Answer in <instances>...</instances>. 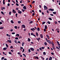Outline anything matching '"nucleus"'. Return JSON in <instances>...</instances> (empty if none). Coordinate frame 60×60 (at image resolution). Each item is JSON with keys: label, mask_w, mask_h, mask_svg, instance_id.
<instances>
[{"label": "nucleus", "mask_w": 60, "mask_h": 60, "mask_svg": "<svg viewBox=\"0 0 60 60\" xmlns=\"http://www.w3.org/2000/svg\"><path fill=\"white\" fill-rule=\"evenodd\" d=\"M21 27L22 28H26V26H25V25L23 24L22 25Z\"/></svg>", "instance_id": "f257e3e1"}, {"label": "nucleus", "mask_w": 60, "mask_h": 60, "mask_svg": "<svg viewBox=\"0 0 60 60\" xmlns=\"http://www.w3.org/2000/svg\"><path fill=\"white\" fill-rule=\"evenodd\" d=\"M30 30L34 32V30H35V29L34 28H32Z\"/></svg>", "instance_id": "f03ea898"}, {"label": "nucleus", "mask_w": 60, "mask_h": 60, "mask_svg": "<svg viewBox=\"0 0 60 60\" xmlns=\"http://www.w3.org/2000/svg\"><path fill=\"white\" fill-rule=\"evenodd\" d=\"M48 10L52 11H54V9H52L51 8H50L49 9H48Z\"/></svg>", "instance_id": "7ed1b4c3"}, {"label": "nucleus", "mask_w": 60, "mask_h": 60, "mask_svg": "<svg viewBox=\"0 0 60 60\" xmlns=\"http://www.w3.org/2000/svg\"><path fill=\"white\" fill-rule=\"evenodd\" d=\"M30 49L31 50V51H33L34 50V49L33 48H30Z\"/></svg>", "instance_id": "20e7f679"}, {"label": "nucleus", "mask_w": 60, "mask_h": 60, "mask_svg": "<svg viewBox=\"0 0 60 60\" xmlns=\"http://www.w3.org/2000/svg\"><path fill=\"white\" fill-rule=\"evenodd\" d=\"M36 39H37V40H38L39 42V40H41V38H36Z\"/></svg>", "instance_id": "39448f33"}, {"label": "nucleus", "mask_w": 60, "mask_h": 60, "mask_svg": "<svg viewBox=\"0 0 60 60\" xmlns=\"http://www.w3.org/2000/svg\"><path fill=\"white\" fill-rule=\"evenodd\" d=\"M40 36L41 37V38H42V39L43 38V35L42 34H40Z\"/></svg>", "instance_id": "423d86ee"}, {"label": "nucleus", "mask_w": 60, "mask_h": 60, "mask_svg": "<svg viewBox=\"0 0 60 60\" xmlns=\"http://www.w3.org/2000/svg\"><path fill=\"white\" fill-rule=\"evenodd\" d=\"M12 12L13 13H16V11L14 9H13Z\"/></svg>", "instance_id": "0eeeda50"}, {"label": "nucleus", "mask_w": 60, "mask_h": 60, "mask_svg": "<svg viewBox=\"0 0 60 60\" xmlns=\"http://www.w3.org/2000/svg\"><path fill=\"white\" fill-rule=\"evenodd\" d=\"M23 9H25V10H26V6H24L23 7Z\"/></svg>", "instance_id": "6e6552de"}, {"label": "nucleus", "mask_w": 60, "mask_h": 60, "mask_svg": "<svg viewBox=\"0 0 60 60\" xmlns=\"http://www.w3.org/2000/svg\"><path fill=\"white\" fill-rule=\"evenodd\" d=\"M45 28L46 29H47L48 28V27L47 26V25H45Z\"/></svg>", "instance_id": "1a4fd4ad"}, {"label": "nucleus", "mask_w": 60, "mask_h": 60, "mask_svg": "<svg viewBox=\"0 0 60 60\" xmlns=\"http://www.w3.org/2000/svg\"><path fill=\"white\" fill-rule=\"evenodd\" d=\"M52 60V58L51 57H49V60Z\"/></svg>", "instance_id": "9d476101"}, {"label": "nucleus", "mask_w": 60, "mask_h": 60, "mask_svg": "<svg viewBox=\"0 0 60 60\" xmlns=\"http://www.w3.org/2000/svg\"><path fill=\"white\" fill-rule=\"evenodd\" d=\"M8 42H9V43H11V41L10 40H8Z\"/></svg>", "instance_id": "9b49d317"}, {"label": "nucleus", "mask_w": 60, "mask_h": 60, "mask_svg": "<svg viewBox=\"0 0 60 60\" xmlns=\"http://www.w3.org/2000/svg\"><path fill=\"white\" fill-rule=\"evenodd\" d=\"M4 28L3 27H0V29H3Z\"/></svg>", "instance_id": "f8f14e48"}, {"label": "nucleus", "mask_w": 60, "mask_h": 60, "mask_svg": "<svg viewBox=\"0 0 60 60\" xmlns=\"http://www.w3.org/2000/svg\"><path fill=\"white\" fill-rule=\"evenodd\" d=\"M11 22L12 24L14 23V22H13V21L12 20H11Z\"/></svg>", "instance_id": "ddd939ff"}, {"label": "nucleus", "mask_w": 60, "mask_h": 60, "mask_svg": "<svg viewBox=\"0 0 60 60\" xmlns=\"http://www.w3.org/2000/svg\"><path fill=\"white\" fill-rule=\"evenodd\" d=\"M31 41V39L29 38H28V41Z\"/></svg>", "instance_id": "4468645a"}, {"label": "nucleus", "mask_w": 60, "mask_h": 60, "mask_svg": "<svg viewBox=\"0 0 60 60\" xmlns=\"http://www.w3.org/2000/svg\"><path fill=\"white\" fill-rule=\"evenodd\" d=\"M48 19H49V20H52V18H51L50 17Z\"/></svg>", "instance_id": "2eb2a0df"}, {"label": "nucleus", "mask_w": 60, "mask_h": 60, "mask_svg": "<svg viewBox=\"0 0 60 60\" xmlns=\"http://www.w3.org/2000/svg\"><path fill=\"white\" fill-rule=\"evenodd\" d=\"M18 13H19V14H21V13H22V11H18Z\"/></svg>", "instance_id": "dca6fc26"}, {"label": "nucleus", "mask_w": 60, "mask_h": 60, "mask_svg": "<svg viewBox=\"0 0 60 60\" xmlns=\"http://www.w3.org/2000/svg\"><path fill=\"white\" fill-rule=\"evenodd\" d=\"M33 23V21H31L29 22V24H32V23Z\"/></svg>", "instance_id": "f3484780"}, {"label": "nucleus", "mask_w": 60, "mask_h": 60, "mask_svg": "<svg viewBox=\"0 0 60 60\" xmlns=\"http://www.w3.org/2000/svg\"><path fill=\"white\" fill-rule=\"evenodd\" d=\"M44 44L45 46H47V43L46 42H45L44 43Z\"/></svg>", "instance_id": "a211bd4d"}, {"label": "nucleus", "mask_w": 60, "mask_h": 60, "mask_svg": "<svg viewBox=\"0 0 60 60\" xmlns=\"http://www.w3.org/2000/svg\"><path fill=\"white\" fill-rule=\"evenodd\" d=\"M56 49H59V50H60V49L59 48V47H57V46H56Z\"/></svg>", "instance_id": "6ab92c4d"}, {"label": "nucleus", "mask_w": 60, "mask_h": 60, "mask_svg": "<svg viewBox=\"0 0 60 60\" xmlns=\"http://www.w3.org/2000/svg\"><path fill=\"white\" fill-rule=\"evenodd\" d=\"M37 31H40V28H39L38 27L37 28Z\"/></svg>", "instance_id": "aec40b11"}, {"label": "nucleus", "mask_w": 60, "mask_h": 60, "mask_svg": "<svg viewBox=\"0 0 60 60\" xmlns=\"http://www.w3.org/2000/svg\"><path fill=\"white\" fill-rule=\"evenodd\" d=\"M35 58H37V59H39V58H38V56H35Z\"/></svg>", "instance_id": "412c9836"}, {"label": "nucleus", "mask_w": 60, "mask_h": 60, "mask_svg": "<svg viewBox=\"0 0 60 60\" xmlns=\"http://www.w3.org/2000/svg\"><path fill=\"white\" fill-rule=\"evenodd\" d=\"M46 6H45V5H44V9L45 10H46Z\"/></svg>", "instance_id": "4be33fe9"}, {"label": "nucleus", "mask_w": 60, "mask_h": 60, "mask_svg": "<svg viewBox=\"0 0 60 60\" xmlns=\"http://www.w3.org/2000/svg\"><path fill=\"white\" fill-rule=\"evenodd\" d=\"M16 36H17L18 37H19V34H17L15 35Z\"/></svg>", "instance_id": "5701e85b"}, {"label": "nucleus", "mask_w": 60, "mask_h": 60, "mask_svg": "<svg viewBox=\"0 0 60 60\" xmlns=\"http://www.w3.org/2000/svg\"><path fill=\"white\" fill-rule=\"evenodd\" d=\"M43 55H46V52H43Z\"/></svg>", "instance_id": "b1692460"}, {"label": "nucleus", "mask_w": 60, "mask_h": 60, "mask_svg": "<svg viewBox=\"0 0 60 60\" xmlns=\"http://www.w3.org/2000/svg\"><path fill=\"white\" fill-rule=\"evenodd\" d=\"M15 42V43H16V44H17V43H17V41L16 40H15L14 41Z\"/></svg>", "instance_id": "393cba45"}, {"label": "nucleus", "mask_w": 60, "mask_h": 60, "mask_svg": "<svg viewBox=\"0 0 60 60\" xmlns=\"http://www.w3.org/2000/svg\"><path fill=\"white\" fill-rule=\"evenodd\" d=\"M6 49H7V48L6 47H5L3 49V50H6Z\"/></svg>", "instance_id": "a878e982"}, {"label": "nucleus", "mask_w": 60, "mask_h": 60, "mask_svg": "<svg viewBox=\"0 0 60 60\" xmlns=\"http://www.w3.org/2000/svg\"><path fill=\"white\" fill-rule=\"evenodd\" d=\"M45 23H46V22H42V25H44V24H45Z\"/></svg>", "instance_id": "bb28decb"}, {"label": "nucleus", "mask_w": 60, "mask_h": 60, "mask_svg": "<svg viewBox=\"0 0 60 60\" xmlns=\"http://www.w3.org/2000/svg\"><path fill=\"white\" fill-rule=\"evenodd\" d=\"M21 21H18V24H20L21 23Z\"/></svg>", "instance_id": "cd10ccee"}, {"label": "nucleus", "mask_w": 60, "mask_h": 60, "mask_svg": "<svg viewBox=\"0 0 60 60\" xmlns=\"http://www.w3.org/2000/svg\"><path fill=\"white\" fill-rule=\"evenodd\" d=\"M36 36H38V33L36 32Z\"/></svg>", "instance_id": "c85d7f7f"}, {"label": "nucleus", "mask_w": 60, "mask_h": 60, "mask_svg": "<svg viewBox=\"0 0 60 60\" xmlns=\"http://www.w3.org/2000/svg\"><path fill=\"white\" fill-rule=\"evenodd\" d=\"M23 55L24 56V57H26V55L25 54H23Z\"/></svg>", "instance_id": "c756f323"}, {"label": "nucleus", "mask_w": 60, "mask_h": 60, "mask_svg": "<svg viewBox=\"0 0 60 60\" xmlns=\"http://www.w3.org/2000/svg\"><path fill=\"white\" fill-rule=\"evenodd\" d=\"M14 28L17 29L18 28V27L17 26H14Z\"/></svg>", "instance_id": "7c9ffc66"}, {"label": "nucleus", "mask_w": 60, "mask_h": 60, "mask_svg": "<svg viewBox=\"0 0 60 60\" xmlns=\"http://www.w3.org/2000/svg\"><path fill=\"white\" fill-rule=\"evenodd\" d=\"M3 4H4H4H5V2H4V0H3Z\"/></svg>", "instance_id": "2f4dec72"}, {"label": "nucleus", "mask_w": 60, "mask_h": 60, "mask_svg": "<svg viewBox=\"0 0 60 60\" xmlns=\"http://www.w3.org/2000/svg\"><path fill=\"white\" fill-rule=\"evenodd\" d=\"M35 15V12H34L32 15V16H34Z\"/></svg>", "instance_id": "473e14b6"}, {"label": "nucleus", "mask_w": 60, "mask_h": 60, "mask_svg": "<svg viewBox=\"0 0 60 60\" xmlns=\"http://www.w3.org/2000/svg\"><path fill=\"white\" fill-rule=\"evenodd\" d=\"M4 59V57H2L1 58V60H2Z\"/></svg>", "instance_id": "72a5a7b5"}, {"label": "nucleus", "mask_w": 60, "mask_h": 60, "mask_svg": "<svg viewBox=\"0 0 60 60\" xmlns=\"http://www.w3.org/2000/svg\"><path fill=\"white\" fill-rule=\"evenodd\" d=\"M47 23L48 24H50V22L49 21L47 22Z\"/></svg>", "instance_id": "f704fd0d"}, {"label": "nucleus", "mask_w": 60, "mask_h": 60, "mask_svg": "<svg viewBox=\"0 0 60 60\" xmlns=\"http://www.w3.org/2000/svg\"><path fill=\"white\" fill-rule=\"evenodd\" d=\"M52 13L53 14H56V12H52Z\"/></svg>", "instance_id": "c9c22d12"}, {"label": "nucleus", "mask_w": 60, "mask_h": 60, "mask_svg": "<svg viewBox=\"0 0 60 60\" xmlns=\"http://www.w3.org/2000/svg\"><path fill=\"white\" fill-rule=\"evenodd\" d=\"M15 40H18V39H19V38H18L17 37H16L15 38Z\"/></svg>", "instance_id": "e433bc0d"}, {"label": "nucleus", "mask_w": 60, "mask_h": 60, "mask_svg": "<svg viewBox=\"0 0 60 60\" xmlns=\"http://www.w3.org/2000/svg\"><path fill=\"white\" fill-rule=\"evenodd\" d=\"M28 52L30 53V52H31V50H30V49H28Z\"/></svg>", "instance_id": "4c0bfd02"}, {"label": "nucleus", "mask_w": 60, "mask_h": 60, "mask_svg": "<svg viewBox=\"0 0 60 60\" xmlns=\"http://www.w3.org/2000/svg\"><path fill=\"white\" fill-rule=\"evenodd\" d=\"M35 3V1H33V2H32L31 4H34V3Z\"/></svg>", "instance_id": "58836bf2"}, {"label": "nucleus", "mask_w": 60, "mask_h": 60, "mask_svg": "<svg viewBox=\"0 0 60 60\" xmlns=\"http://www.w3.org/2000/svg\"><path fill=\"white\" fill-rule=\"evenodd\" d=\"M48 43L49 44H51V42L50 41H49V42H48Z\"/></svg>", "instance_id": "ea45409f"}, {"label": "nucleus", "mask_w": 60, "mask_h": 60, "mask_svg": "<svg viewBox=\"0 0 60 60\" xmlns=\"http://www.w3.org/2000/svg\"><path fill=\"white\" fill-rule=\"evenodd\" d=\"M6 44V47H8V45H7V44L6 43L5 44Z\"/></svg>", "instance_id": "a19ab883"}, {"label": "nucleus", "mask_w": 60, "mask_h": 60, "mask_svg": "<svg viewBox=\"0 0 60 60\" xmlns=\"http://www.w3.org/2000/svg\"><path fill=\"white\" fill-rule=\"evenodd\" d=\"M8 53L9 54H10V55H12V54H11V52H9Z\"/></svg>", "instance_id": "79ce46f5"}, {"label": "nucleus", "mask_w": 60, "mask_h": 60, "mask_svg": "<svg viewBox=\"0 0 60 60\" xmlns=\"http://www.w3.org/2000/svg\"><path fill=\"white\" fill-rule=\"evenodd\" d=\"M16 5L17 6H19V4L18 3H16Z\"/></svg>", "instance_id": "37998d69"}, {"label": "nucleus", "mask_w": 60, "mask_h": 60, "mask_svg": "<svg viewBox=\"0 0 60 60\" xmlns=\"http://www.w3.org/2000/svg\"><path fill=\"white\" fill-rule=\"evenodd\" d=\"M19 8H16V10L17 11H18V10H19Z\"/></svg>", "instance_id": "c03bdc74"}, {"label": "nucleus", "mask_w": 60, "mask_h": 60, "mask_svg": "<svg viewBox=\"0 0 60 60\" xmlns=\"http://www.w3.org/2000/svg\"><path fill=\"white\" fill-rule=\"evenodd\" d=\"M1 13H2V14H3V15H4V12H3L2 11H1Z\"/></svg>", "instance_id": "a18cd8bd"}, {"label": "nucleus", "mask_w": 60, "mask_h": 60, "mask_svg": "<svg viewBox=\"0 0 60 60\" xmlns=\"http://www.w3.org/2000/svg\"><path fill=\"white\" fill-rule=\"evenodd\" d=\"M7 5L8 6H10V4L9 3H8L7 4Z\"/></svg>", "instance_id": "49530a36"}, {"label": "nucleus", "mask_w": 60, "mask_h": 60, "mask_svg": "<svg viewBox=\"0 0 60 60\" xmlns=\"http://www.w3.org/2000/svg\"><path fill=\"white\" fill-rule=\"evenodd\" d=\"M11 11H10L9 12V14L10 15H11Z\"/></svg>", "instance_id": "de8ad7c7"}, {"label": "nucleus", "mask_w": 60, "mask_h": 60, "mask_svg": "<svg viewBox=\"0 0 60 60\" xmlns=\"http://www.w3.org/2000/svg\"><path fill=\"white\" fill-rule=\"evenodd\" d=\"M25 51V49H23L22 50V52H24Z\"/></svg>", "instance_id": "09e8293b"}, {"label": "nucleus", "mask_w": 60, "mask_h": 60, "mask_svg": "<svg viewBox=\"0 0 60 60\" xmlns=\"http://www.w3.org/2000/svg\"><path fill=\"white\" fill-rule=\"evenodd\" d=\"M15 16L16 17H17V15H18V14L16 13V14H15Z\"/></svg>", "instance_id": "8fccbe9b"}, {"label": "nucleus", "mask_w": 60, "mask_h": 60, "mask_svg": "<svg viewBox=\"0 0 60 60\" xmlns=\"http://www.w3.org/2000/svg\"><path fill=\"white\" fill-rule=\"evenodd\" d=\"M17 54H18V55H20V52H18L17 53Z\"/></svg>", "instance_id": "3c124183"}, {"label": "nucleus", "mask_w": 60, "mask_h": 60, "mask_svg": "<svg viewBox=\"0 0 60 60\" xmlns=\"http://www.w3.org/2000/svg\"><path fill=\"white\" fill-rule=\"evenodd\" d=\"M57 44H59V42H58V41H57Z\"/></svg>", "instance_id": "603ef678"}, {"label": "nucleus", "mask_w": 60, "mask_h": 60, "mask_svg": "<svg viewBox=\"0 0 60 60\" xmlns=\"http://www.w3.org/2000/svg\"><path fill=\"white\" fill-rule=\"evenodd\" d=\"M51 44H54V42L53 41H52V43H51Z\"/></svg>", "instance_id": "864d4df0"}, {"label": "nucleus", "mask_w": 60, "mask_h": 60, "mask_svg": "<svg viewBox=\"0 0 60 60\" xmlns=\"http://www.w3.org/2000/svg\"><path fill=\"white\" fill-rule=\"evenodd\" d=\"M10 30L11 32H12V31H13V29H12L11 30Z\"/></svg>", "instance_id": "5fc2aeb1"}, {"label": "nucleus", "mask_w": 60, "mask_h": 60, "mask_svg": "<svg viewBox=\"0 0 60 60\" xmlns=\"http://www.w3.org/2000/svg\"><path fill=\"white\" fill-rule=\"evenodd\" d=\"M60 29H57V28L56 29V31H57V30H59Z\"/></svg>", "instance_id": "6e6d98bb"}, {"label": "nucleus", "mask_w": 60, "mask_h": 60, "mask_svg": "<svg viewBox=\"0 0 60 60\" xmlns=\"http://www.w3.org/2000/svg\"><path fill=\"white\" fill-rule=\"evenodd\" d=\"M11 51L12 52H13L14 51V50H11Z\"/></svg>", "instance_id": "4d7b16f0"}, {"label": "nucleus", "mask_w": 60, "mask_h": 60, "mask_svg": "<svg viewBox=\"0 0 60 60\" xmlns=\"http://www.w3.org/2000/svg\"><path fill=\"white\" fill-rule=\"evenodd\" d=\"M15 34V32H13L12 33V34Z\"/></svg>", "instance_id": "13d9d810"}, {"label": "nucleus", "mask_w": 60, "mask_h": 60, "mask_svg": "<svg viewBox=\"0 0 60 60\" xmlns=\"http://www.w3.org/2000/svg\"><path fill=\"white\" fill-rule=\"evenodd\" d=\"M39 49L40 50H41V51H42V49H41V48H39Z\"/></svg>", "instance_id": "bf43d9fd"}, {"label": "nucleus", "mask_w": 60, "mask_h": 60, "mask_svg": "<svg viewBox=\"0 0 60 60\" xmlns=\"http://www.w3.org/2000/svg\"><path fill=\"white\" fill-rule=\"evenodd\" d=\"M50 16H53L54 15H53V14H50Z\"/></svg>", "instance_id": "052dcab7"}, {"label": "nucleus", "mask_w": 60, "mask_h": 60, "mask_svg": "<svg viewBox=\"0 0 60 60\" xmlns=\"http://www.w3.org/2000/svg\"><path fill=\"white\" fill-rule=\"evenodd\" d=\"M46 29H44V31L45 32H46Z\"/></svg>", "instance_id": "680f3d73"}, {"label": "nucleus", "mask_w": 60, "mask_h": 60, "mask_svg": "<svg viewBox=\"0 0 60 60\" xmlns=\"http://www.w3.org/2000/svg\"><path fill=\"white\" fill-rule=\"evenodd\" d=\"M41 48L42 49H44V47H41Z\"/></svg>", "instance_id": "e2e57ef3"}, {"label": "nucleus", "mask_w": 60, "mask_h": 60, "mask_svg": "<svg viewBox=\"0 0 60 60\" xmlns=\"http://www.w3.org/2000/svg\"><path fill=\"white\" fill-rule=\"evenodd\" d=\"M38 21H39V20H40V17H39V18H38Z\"/></svg>", "instance_id": "0e129e2a"}, {"label": "nucleus", "mask_w": 60, "mask_h": 60, "mask_svg": "<svg viewBox=\"0 0 60 60\" xmlns=\"http://www.w3.org/2000/svg\"><path fill=\"white\" fill-rule=\"evenodd\" d=\"M58 47H59V46H60V44H58Z\"/></svg>", "instance_id": "69168bd1"}, {"label": "nucleus", "mask_w": 60, "mask_h": 60, "mask_svg": "<svg viewBox=\"0 0 60 60\" xmlns=\"http://www.w3.org/2000/svg\"><path fill=\"white\" fill-rule=\"evenodd\" d=\"M13 47V46H11L10 47V49H12Z\"/></svg>", "instance_id": "338daca9"}, {"label": "nucleus", "mask_w": 60, "mask_h": 60, "mask_svg": "<svg viewBox=\"0 0 60 60\" xmlns=\"http://www.w3.org/2000/svg\"><path fill=\"white\" fill-rule=\"evenodd\" d=\"M54 23H55V24H56L57 23V22L56 21H55Z\"/></svg>", "instance_id": "774afa93"}]
</instances>
